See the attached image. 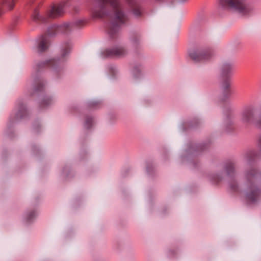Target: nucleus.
Here are the masks:
<instances>
[{
    "instance_id": "obj_11",
    "label": "nucleus",
    "mask_w": 261,
    "mask_h": 261,
    "mask_svg": "<svg viewBox=\"0 0 261 261\" xmlns=\"http://www.w3.org/2000/svg\"><path fill=\"white\" fill-rule=\"evenodd\" d=\"M127 1L135 16H140L142 12L139 3L136 0H127Z\"/></svg>"
},
{
    "instance_id": "obj_9",
    "label": "nucleus",
    "mask_w": 261,
    "mask_h": 261,
    "mask_svg": "<svg viewBox=\"0 0 261 261\" xmlns=\"http://www.w3.org/2000/svg\"><path fill=\"white\" fill-rule=\"evenodd\" d=\"M14 6V0H1L0 16H2L7 11L11 10Z\"/></svg>"
},
{
    "instance_id": "obj_3",
    "label": "nucleus",
    "mask_w": 261,
    "mask_h": 261,
    "mask_svg": "<svg viewBox=\"0 0 261 261\" xmlns=\"http://www.w3.org/2000/svg\"><path fill=\"white\" fill-rule=\"evenodd\" d=\"M65 6L64 2L53 5L47 12V17L40 15L38 9L36 8L32 14V18L36 22H45L47 21V18H54L61 16L64 13Z\"/></svg>"
},
{
    "instance_id": "obj_12",
    "label": "nucleus",
    "mask_w": 261,
    "mask_h": 261,
    "mask_svg": "<svg viewBox=\"0 0 261 261\" xmlns=\"http://www.w3.org/2000/svg\"><path fill=\"white\" fill-rule=\"evenodd\" d=\"M27 114V110L25 106L22 103H20L18 106V111L16 113L14 120H18L23 118Z\"/></svg>"
},
{
    "instance_id": "obj_27",
    "label": "nucleus",
    "mask_w": 261,
    "mask_h": 261,
    "mask_svg": "<svg viewBox=\"0 0 261 261\" xmlns=\"http://www.w3.org/2000/svg\"><path fill=\"white\" fill-rule=\"evenodd\" d=\"M216 181H217H217H218L219 180V179H216Z\"/></svg>"
},
{
    "instance_id": "obj_16",
    "label": "nucleus",
    "mask_w": 261,
    "mask_h": 261,
    "mask_svg": "<svg viewBox=\"0 0 261 261\" xmlns=\"http://www.w3.org/2000/svg\"><path fill=\"white\" fill-rule=\"evenodd\" d=\"M59 61L56 59H52L44 62H41L38 64L37 68H40L41 67L44 66L46 65H48L52 67H55L58 64Z\"/></svg>"
},
{
    "instance_id": "obj_20",
    "label": "nucleus",
    "mask_w": 261,
    "mask_h": 261,
    "mask_svg": "<svg viewBox=\"0 0 261 261\" xmlns=\"http://www.w3.org/2000/svg\"><path fill=\"white\" fill-rule=\"evenodd\" d=\"M36 215V213L35 212H32L28 214L27 218V221L28 222L31 221L32 220H33V219L35 217Z\"/></svg>"
},
{
    "instance_id": "obj_13",
    "label": "nucleus",
    "mask_w": 261,
    "mask_h": 261,
    "mask_svg": "<svg viewBox=\"0 0 261 261\" xmlns=\"http://www.w3.org/2000/svg\"><path fill=\"white\" fill-rule=\"evenodd\" d=\"M72 46V45L70 42H67L64 43L63 48L61 51V58L62 60L69 54Z\"/></svg>"
},
{
    "instance_id": "obj_8",
    "label": "nucleus",
    "mask_w": 261,
    "mask_h": 261,
    "mask_svg": "<svg viewBox=\"0 0 261 261\" xmlns=\"http://www.w3.org/2000/svg\"><path fill=\"white\" fill-rule=\"evenodd\" d=\"M127 53L125 48L122 46H117L112 49H108L102 53L105 57H122Z\"/></svg>"
},
{
    "instance_id": "obj_21",
    "label": "nucleus",
    "mask_w": 261,
    "mask_h": 261,
    "mask_svg": "<svg viewBox=\"0 0 261 261\" xmlns=\"http://www.w3.org/2000/svg\"><path fill=\"white\" fill-rule=\"evenodd\" d=\"M230 86V84L229 83L226 81H224L223 83H222V88L224 90V91H227L229 87Z\"/></svg>"
},
{
    "instance_id": "obj_17",
    "label": "nucleus",
    "mask_w": 261,
    "mask_h": 261,
    "mask_svg": "<svg viewBox=\"0 0 261 261\" xmlns=\"http://www.w3.org/2000/svg\"><path fill=\"white\" fill-rule=\"evenodd\" d=\"M93 119L91 117H88L87 118L84 127L86 128L89 129L93 125Z\"/></svg>"
},
{
    "instance_id": "obj_4",
    "label": "nucleus",
    "mask_w": 261,
    "mask_h": 261,
    "mask_svg": "<svg viewBox=\"0 0 261 261\" xmlns=\"http://www.w3.org/2000/svg\"><path fill=\"white\" fill-rule=\"evenodd\" d=\"M189 56L195 62L203 63L211 60L214 56V53L210 48H198L190 50Z\"/></svg>"
},
{
    "instance_id": "obj_5",
    "label": "nucleus",
    "mask_w": 261,
    "mask_h": 261,
    "mask_svg": "<svg viewBox=\"0 0 261 261\" xmlns=\"http://www.w3.org/2000/svg\"><path fill=\"white\" fill-rule=\"evenodd\" d=\"M248 184L249 185L247 193V198L250 202L256 201L259 197L260 191L256 188L252 183L256 180V172L254 170H251L246 174Z\"/></svg>"
},
{
    "instance_id": "obj_7",
    "label": "nucleus",
    "mask_w": 261,
    "mask_h": 261,
    "mask_svg": "<svg viewBox=\"0 0 261 261\" xmlns=\"http://www.w3.org/2000/svg\"><path fill=\"white\" fill-rule=\"evenodd\" d=\"M82 23H83V21L78 20L75 22L66 23L60 25H53L48 28V34L49 36H53L60 33L67 34Z\"/></svg>"
},
{
    "instance_id": "obj_10",
    "label": "nucleus",
    "mask_w": 261,
    "mask_h": 261,
    "mask_svg": "<svg viewBox=\"0 0 261 261\" xmlns=\"http://www.w3.org/2000/svg\"><path fill=\"white\" fill-rule=\"evenodd\" d=\"M37 51L42 53L45 51L48 47L49 41L47 36H42L37 40Z\"/></svg>"
},
{
    "instance_id": "obj_1",
    "label": "nucleus",
    "mask_w": 261,
    "mask_h": 261,
    "mask_svg": "<svg viewBox=\"0 0 261 261\" xmlns=\"http://www.w3.org/2000/svg\"><path fill=\"white\" fill-rule=\"evenodd\" d=\"M114 11V20L108 28V33L112 38L117 36L120 27L127 20V17L122 10V5L119 0H94L91 9V15L94 18H102L108 15L109 7Z\"/></svg>"
},
{
    "instance_id": "obj_15",
    "label": "nucleus",
    "mask_w": 261,
    "mask_h": 261,
    "mask_svg": "<svg viewBox=\"0 0 261 261\" xmlns=\"http://www.w3.org/2000/svg\"><path fill=\"white\" fill-rule=\"evenodd\" d=\"M225 170L227 175L230 177H233L234 175V165L232 162H228L225 166Z\"/></svg>"
},
{
    "instance_id": "obj_25",
    "label": "nucleus",
    "mask_w": 261,
    "mask_h": 261,
    "mask_svg": "<svg viewBox=\"0 0 261 261\" xmlns=\"http://www.w3.org/2000/svg\"><path fill=\"white\" fill-rule=\"evenodd\" d=\"M258 145L260 151L261 152V136H259V137L258 138Z\"/></svg>"
},
{
    "instance_id": "obj_22",
    "label": "nucleus",
    "mask_w": 261,
    "mask_h": 261,
    "mask_svg": "<svg viewBox=\"0 0 261 261\" xmlns=\"http://www.w3.org/2000/svg\"><path fill=\"white\" fill-rule=\"evenodd\" d=\"M136 74H138V75L140 74V70L138 67L135 68L133 70V74L135 78L139 77V76H137L136 75Z\"/></svg>"
},
{
    "instance_id": "obj_19",
    "label": "nucleus",
    "mask_w": 261,
    "mask_h": 261,
    "mask_svg": "<svg viewBox=\"0 0 261 261\" xmlns=\"http://www.w3.org/2000/svg\"><path fill=\"white\" fill-rule=\"evenodd\" d=\"M38 85L37 86V87L35 88V91L36 92L41 91L42 90H43V87H44L43 84L42 83V82H41L40 81L38 82Z\"/></svg>"
},
{
    "instance_id": "obj_26",
    "label": "nucleus",
    "mask_w": 261,
    "mask_h": 261,
    "mask_svg": "<svg viewBox=\"0 0 261 261\" xmlns=\"http://www.w3.org/2000/svg\"><path fill=\"white\" fill-rule=\"evenodd\" d=\"M187 0H179V2H181V3H184L185 2H186Z\"/></svg>"
},
{
    "instance_id": "obj_24",
    "label": "nucleus",
    "mask_w": 261,
    "mask_h": 261,
    "mask_svg": "<svg viewBox=\"0 0 261 261\" xmlns=\"http://www.w3.org/2000/svg\"><path fill=\"white\" fill-rule=\"evenodd\" d=\"M229 187L230 189L232 191H236L237 189V185L236 182H233V183H231L229 184Z\"/></svg>"
},
{
    "instance_id": "obj_23",
    "label": "nucleus",
    "mask_w": 261,
    "mask_h": 261,
    "mask_svg": "<svg viewBox=\"0 0 261 261\" xmlns=\"http://www.w3.org/2000/svg\"><path fill=\"white\" fill-rule=\"evenodd\" d=\"M51 99L50 98H46L42 101L41 105L44 106H48L51 103Z\"/></svg>"
},
{
    "instance_id": "obj_18",
    "label": "nucleus",
    "mask_w": 261,
    "mask_h": 261,
    "mask_svg": "<svg viewBox=\"0 0 261 261\" xmlns=\"http://www.w3.org/2000/svg\"><path fill=\"white\" fill-rule=\"evenodd\" d=\"M256 153L253 150H250L246 154V160L248 161H249L251 159V158L253 156H256Z\"/></svg>"
},
{
    "instance_id": "obj_2",
    "label": "nucleus",
    "mask_w": 261,
    "mask_h": 261,
    "mask_svg": "<svg viewBox=\"0 0 261 261\" xmlns=\"http://www.w3.org/2000/svg\"><path fill=\"white\" fill-rule=\"evenodd\" d=\"M222 6L236 11L241 15L251 14L254 10L253 7L246 3V0H222Z\"/></svg>"
},
{
    "instance_id": "obj_6",
    "label": "nucleus",
    "mask_w": 261,
    "mask_h": 261,
    "mask_svg": "<svg viewBox=\"0 0 261 261\" xmlns=\"http://www.w3.org/2000/svg\"><path fill=\"white\" fill-rule=\"evenodd\" d=\"M256 110L253 106H248L244 108L240 113V121L245 126L253 124L257 127H260V125H257L256 119Z\"/></svg>"
},
{
    "instance_id": "obj_14",
    "label": "nucleus",
    "mask_w": 261,
    "mask_h": 261,
    "mask_svg": "<svg viewBox=\"0 0 261 261\" xmlns=\"http://www.w3.org/2000/svg\"><path fill=\"white\" fill-rule=\"evenodd\" d=\"M233 68V65L231 63L226 62L224 63L221 67L222 74L227 75L230 73Z\"/></svg>"
}]
</instances>
